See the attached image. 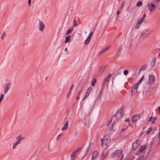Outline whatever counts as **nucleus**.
<instances>
[{
	"mask_svg": "<svg viewBox=\"0 0 160 160\" xmlns=\"http://www.w3.org/2000/svg\"><path fill=\"white\" fill-rule=\"evenodd\" d=\"M122 151L121 150H117L112 155V157L115 158L119 157L121 156L120 158V160H121L123 158V155L122 154Z\"/></svg>",
	"mask_w": 160,
	"mask_h": 160,
	"instance_id": "nucleus-1",
	"label": "nucleus"
},
{
	"mask_svg": "<svg viewBox=\"0 0 160 160\" xmlns=\"http://www.w3.org/2000/svg\"><path fill=\"white\" fill-rule=\"evenodd\" d=\"M101 141L102 147L106 148L109 145L110 143V139L109 138H107L106 137H105Z\"/></svg>",
	"mask_w": 160,
	"mask_h": 160,
	"instance_id": "nucleus-2",
	"label": "nucleus"
},
{
	"mask_svg": "<svg viewBox=\"0 0 160 160\" xmlns=\"http://www.w3.org/2000/svg\"><path fill=\"white\" fill-rule=\"evenodd\" d=\"M123 115V113L122 109H120L117 111L113 118L115 117L116 120H118L121 118Z\"/></svg>",
	"mask_w": 160,
	"mask_h": 160,
	"instance_id": "nucleus-3",
	"label": "nucleus"
},
{
	"mask_svg": "<svg viewBox=\"0 0 160 160\" xmlns=\"http://www.w3.org/2000/svg\"><path fill=\"white\" fill-rule=\"evenodd\" d=\"M156 80L155 77L153 75H150L148 81L147 83L148 85H152L155 82Z\"/></svg>",
	"mask_w": 160,
	"mask_h": 160,
	"instance_id": "nucleus-4",
	"label": "nucleus"
},
{
	"mask_svg": "<svg viewBox=\"0 0 160 160\" xmlns=\"http://www.w3.org/2000/svg\"><path fill=\"white\" fill-rule=\"evenodd\" d=\"M141 144V141L138 140H136L132 145V148L133 150H136Z\"/></svg>",
	"mask_w": 160,
	"mask_h": 160,
	"instance_id": "nucleus-5",
	"label": "nucleus"
},
{
	"mask_svg": "<svg viewBox=\"0 0 160 160\" xmlns=\"http://www.w3.org/2000/svg\"><path fill=\"white\" fill-rule=\"evenodd\" d=\"M38 25L39 27V30L41 32L43 31L45 28V26L44 23L41 21L40 20H39Z\"/></svg>",
	"mask_w": 160,
	"mask_h": 160,
	"instance_id": "nucleus-6",
	"label": "nucleus"
},
{
	"mask_svg": "<svg viewBox=\"0 0 160 160\" xmlns=\"http://www.w3.org/2000/svg\"><path fill=\"white\" fill-rule=\"evenodd\" d=\"M11 86L10 83H8L5 84L4 93L5 94L9 90Z\"/></svg>",
	"mask_w": 160,
	"mask_h": 160,
	"instance_id": "nucleus-7",
	"label": "nucleus"
},
{
	"mask_svg": "<svg viewBox=\"0 0 160 160\" xmlns=\"http://www.w3.org/2000/svg\"><path fill=\"white\" fill-rule=\"evenodd\" d=\"M149 10L151 12L154 11L156 8L155 5L153 4H149L148 5Z\"/></svg>",
	"mask_w": 160,
	"mask_h": 160,
	"instance_id": "nucleus-8",
	"label": "nucleus"
},
{
	"mask_svg": "<svg viewBox=\"0 0 160 160\" xmlns=\"http://www.w3.org/2000/svg\"><path fill=\"white\" fill-rule=\"evenodd\" d=\"M138 85L137 83L135 84L133 86L131 90V93L133 92H135V93H136L138 92Z\"/></svg>",
	"mask_w": 160,
	"mask_h": 160,
	"instance_id": "nucleus-9",
	"label": "nucleus"
},
{
	"mask_svg": "<svg viewBox=\"0 0 160 160\" xmlns=\"http://www.w3.org/2000/svg\"><path fill=\"white\" fill-rule=\"evenodd\" d=\"M140 116L138 115H134L132 118L131 120L132 122H136L140 118Z\"/></svg>",
	"mask_w": 160,
	"mask_h": 160,
	"instance_id": "nucleus-10",
	"label": "nucleus"
},
{
	"mask_svg": "<svg viewBox=\"0 0 160 160\" xmlns=\"http://www.w3.org/2000/svg\"><path fill=\"white\" fill-rule=\"evenodd\" d=\"M98 155V152L97 151H94L92 154V160H94V159L96 158Z\"/></svg>",
	"mask_w": 160,
	"mask_h": 160,
	"instance_id": "nucleus-11",
	"label": "nucleus"
},
{
	"mask_svg": "<svg viewBox=\"0 0 160 160\" xmlns=\"http://www.w3.org/2000/svg\"><path fill=\"white\" fill-rule=\"evenodd\" d=\"M92 89L91 88H88L86 92V95L84 96V98L82 99V100H83L85 98L87 97H88V96L89 95V94L90 92L91 91Z\"/></svg>",
	"mask_w": 160,
	"mask_h": 160,
	"instance_id": "nucleus-12",
	"label": "nucleus"
},
{
	"mask_svg": "<svg viewBox=\"0 0 160 160\" xmlns=\"http://www.w3.org/2000/svg\"><path fill=\"white\" fill-rule=\"evenodd\" d=\"M110 47H111V46L110 45V46H108V47H106V48L103 49H102V50H101V51H100L99 54H102V53H104L106 51H108L109 49L110 48Z\"/></svg>",
	"mask_w": 160,
	"mask_h": 160,
	"instance_id": "nucleus-13",
	"label": "nucleus"
},
{
	"mask_svg": "<svg viewBox=\"0 0 160 160\" xmlns=\"http://www.w3.org/2000/svg\"><path fill=\"white\" fill-rule=\"evenodd\" d=\"M108 153V152L107 151H104L102 154V159L105 158L107 156Z\"/></svg>",
	"mask_w": 160,
	"mask_h": 160,
	"instance_id": "nucleus-14",
	"label": "nucleus"
},
{
	"mask_svg": "<svg viewBox=\"0 0 160 160\" xmlns=\"http://www.w3.org/2000/svg\"><path fill=\"white\" fill-rule=\"evenodd\" d=\"M106 68L105 66H102L99 68L98 72L100 74H101L103 71L104 69Z\"/></svg>",
	"mask_w": 160,
	"mask_h": 160,
	"instance_id": "nucleus-15",
	"label": "nucleus"
},
{
	"mask_svg": "<svg viewBox=\"0 0 160 160\" xmlns=\"http://www.w3.org/2000/svg\"><path fill=\"white\" fill-rule=\"evenodd\" d=\"M111 76L112 75L110 73H108V76L104 80V82H108Z\"/></svg>",
	"mask_w": 160,
	"mask_h": 160,
	"instance_id": "nucleus-16",
	"label": "nucleus"
},
{
	"mask_svg": "<svg viewBox=\"0 0 160 160\" xmlns=\"http://www.w3.org/2000/svg\"><path fill=\"white\" fill-rule=\"evenodd\" d=\"M77 153L74 151L72 152L71 155V160H74Z\"/></svg>",
	"mask_w": 160,
	"mask_h": 160,
	"instance_id": "nucleus-17",
	"label": "nucleus"
},
{
	"mask_svg": "<svg viewBox=\"0 0 160 160\" xmlns=\"http://www.w3.org/2000/svg\"><path fill=\"white\" fill-rule=\"evenodd\" d=\"M68 121H67L62 128V131L66 130L68 128Z\"/></svg>",
	"mask_w": 160,
	"mask_h": 160,
	"instance_id": "nucleus-18",
	"label": "nucleus"
},
{
	"mask_svg": "<svg viewBox=\"0 0 160 160\" xmlns=\"http://www.w3.org/2000/svg\"><path fill=\"white\" fill-rule=\"evenodd\" d=\"M24 137H20V138L17 140V142H16V144L18 145L19 144L21 140H23L24 139Z\"/></svg>",
	"mask_w": 160,
	"mask_h": 160,
	"instance_id": "nucleus-19",
	"label": "nucleus"
},
{
	"mask_svg": "<svg viewBox=\"0 0 160 160\" xmlns=\"http://www.w3.org/2000/svg\"><path fill=\"white\" fill-rule=\"evenodd\" d=\"M150 34V33H145V32H144L141 34V36L142 37H146L149 36Z\"/></svg>",
	"mask_w": 160,
	"mask_h": 160,
	"instance_id": "nucleus-20",
	"label": "nucleus"
},
{
	"mask_svg": "<svg viewBox=\"0 0 160 160\" xmlns=\"http://www.w3.org/2000/svg\"><path fill=\"white\" fill-rule=\"evenodd\" d=\"M73 30V27H72L70 28L69 30H68L66 33V35H68L69 33H70L71 32H72Z\"/></svg>",
	"mask_w": 160,
	"mask_h": 160,
	"instance_id": "nucleus-21",
	"label": "nucleus"
},
{
	"mask_svg": "<svg viewBox=\"0 0 160 160\" xmlns=\"http://www.w3.org/2000/svg\"><path fill=\"white\" fill-rule=\"evenodd\" d=\"M82 88L81 89H80V90L79 91V92H78L77 94H76V96H77V97L76 98V99H79V95L80 94V93H81V92H82Z\"/></svg>",
	"mask_w": 160,
	"mask_h": 160,
	"instance_id": "nucleus-22",
	"label": "nucleus"
},
{
	"mask_svg": "<svg viewBox=\"0 0 160 160\" xmlns=\"http://www.w3.org/2000/svg\"><path fill=\"white\" fill-rule=\"evenodd\" d=\"M70 37L69 36H68L66 38L64 42L66 43L68 42H69L70 41Z\"/></svg>",
	"mask_w": 160,
	"mask_h": 160,
	"instance_id": "nucleus-23",
	"label": "nucleus"
},
{
	"mask_svg": "<svg viewBox=\"0 0 160 160\" xmlns=\"http://www.w3.org/2000/svg\"><path fill=\"white\" fill-rule=\"evenodd\" d=\"M156 62L155 58H154L151 62V64L152 67L155 66Z\"/></svg>",
	"mask_w": 160,
	"mask_h": 160,
	"instance_id": "nucleus-24",
	"label": "nucleus"
},
{
	"mask_svg": "<svg viewBox=\"0 0 160 160\" xmlns=\"http://www.w3.org/2000/svg\"><path fill=\"white\" fill-rule=\"evenodd\" d=\"M146 146L144 145L141 147L140 149L139 150V151L140 152H143L145 149Z\"/></svg>",
	"mask_w": 160,
	"mask_h": 160,
	"instance_id": "nucleus-25",
	"label": "nucleus"
},
{
	"mask_svg": "<svg viewBox=\"0 0 160 160\" xmlns=\"http://www.w3.org/2000/svg\"><path fill=\"white\" fill-rule=\"evenodd\" d=\"M96 82V79L95 78H94L93 79L91 83V85L93 86H94Z\"/></svg>",
	"mask_w": 160,
	"mask_h": 160,
	"instance_id": "nucleus-26",
	"label": "nucleus"
},
{
	"mask_svg": "<svg viewBox=\"0 0 160 160\" xmlns=\"http://www.w3.org/2000/svg\"><path fill=\"white\" fill-rule=\"evenodd\" d=\"M90 40L91 39L87 38L85 40V41L84 42V44L85 45L88 44L89 43Z\"/></svg>",
	"mask_w": 160,
	"mask_h": 160,
	"instance_id": "nucleus-27",
	"label": "nucleus"
},
{
	"mask_svg": "<svg viewBox=\"0 0 160 160\" xmlns=\"http://www.w3.org/2000/svg\"><path fill=\"white\" fill-rule=\"evenodd\" d=\"M113 117H111V118L109 120H108V122L106 123L107 126H108L110 124L111 122H112V119L113 118Z\"/></svg>",
	"mask_w": 160,
	"mask_h": 160,
	"instance_id": "nucleus-28",
	"label": "nucleus"
},
{
	"mask_svg": "<svg viewBox=\"0 0 160 160\" xmlns=\"http://www.w3.org/2000/svg\"><path fill=\"white\" fill-rule=\"evenodd\" d=\"M146 67V66H143L140 69L139 71V73H140V71H144L145 70V68Z\"/></svg>",
	"mask_w": 160,
	"mask_h": 160,
	"instance_id": "nucleus-29",
	"label": "nucleus"
},
{
	"mask_svg": "<svg viewBox=\"0 0 160 160\" xmlns=\"http://www.w3.org/2000/svg\"><path fill=\"white\" fill-rule=\"evenodd\" d=\"M102 89L100 91L99 93L98 96V99H100L101 97L102 96Z\"/></svg>",
	"mask_w": 160,
	"mask_h": 160,
	"instance_id": "nucleus-30",
	"label": "nucleus"
},
{
	"mask_svg": "<svg viewBox=\"0 0 160 160\" xmlns=\"http://www.w3.org/2000/svg\"><path fill=\"white\" fill-rule=\"evenodd\" d=\"M142 1H139L137 3L136 6L138 7H139L141 6L142 5Z\"/></svg>",
	"mask_w": 160,
	"mask_h": 160,
	"instance_id": "nucleus-31",
	"label": "nucleus"
},
{
	"mask_svg": "<svg viewBox=\"0 0 160 160\" xmlns=\"http://www.w3.org/2000/svg\"><path fill=\"white\" fill-rule=\"evenodd\" d=\"M93 34V32H91L89 34L88 36L87 37V38L89 39H91V38H92V36Z\"/></svg>",
	"mask_w": 160,
	"mask_h": 160,
	"instance_id": "nucleus-32",
	"label": "nucleus"
},
{
	"mask_svg": "<svg viewBox=\"0 0 160 160\" xmlns=\"http://www.w3.org/2000/svg\"><path fill=\"white\" fill-rule=\"evenodd\" d=\"M144 77V76H143L140 79V80L137 83V84H138V85L140 84L141 83L142 81L143 80Z\"/></svg>",
	"mask_w": 160,
	"mask_h": 160,
	"instance_id": "nucleus-33",
	"label": "nucleus"
},
{
	"mask_svg": "<svg viewBox=\"0 0 160 160\" xmlns=\"http://www.w3.org/2000/svg\"><path fill=\"white\" fill-rule=\"evenodd\" d=\"M4 94L2 93L1 94L0 96V103H1V101L4 98Z\"/></svg>",
	"mask_w": 160,
	"mask_h": 160,
	"instance_id": "nucleus-34",
	"label": "nucleus"
},
{
	"mask_svg": "<svg viewBox=\"0 0 160 160\" xmlns=\"http://www.w3.org/2000/svg\"><path fill=\"white\" fill-rule=\"evenodd\" d=\"M77 22L76 20L74 19L73 21V24L74 26H77L78 25L77 24Z\"/></svg>",
	"mask_w": 160,
	"mask_h": 160,
	"instance_id": "nucleus-35",
	"label": "nucleus"
},
{
	"mask_svg": "<svg viewBox=\"0 0 160 160\" xmlns=\"http://www.w3.org/2000/svg\"><path fill=\"white\" fill-rule=\"evenodd\" d=\"M124 2H122L121 5L120 6V7L119 8L120 10H121L122 9V8H123L124 7Z\"/></svg>",
	"mask_w": 160,
	"mask_h": 160,
	"instance_id": "nucleus-36",
	"label": "nucleus"
},
{
	"mask_svg": "<svg viewBox=\"0 0 160 160\" xmlns=\"http://www.w3.org/2000/svg\"><path fill=\"white\" fill-rule=\"evenodd\" d=\"M63 134L62 133H61L59 134L57 137V141H58L60 137Z\"/></svg>",
	"mask_w": 160,
	"mask_h": 160,
	"instance_id": "nucleus-37",
	"label": "nucleus"
},
{
	"mask_svg": "<svg viewBox=\"0 0 160 160\" xmlns=\"http://www.w3.org/2000/svg\"><path fill=\"white\" fill-rule=\"evenodd\" d=\"M152 130V129L151 128H149L147 131V134H149Z\"/></svg>",
	"mask_w": 160,
	"mask_h": 160,
	"instance_id": "nucleus-38",
	"label": "nucleus"
},
{
	"mask_svg": "<svg viewBox=\"0 0 160 160\" xmlns=\"http://www.w3.org/2000/svg\"><path fill=\"white\" fill-rule=\"evenodd\" d=\"M144 19L143 18L141 19L138 22V23L139 24L141 25L143 22Z\"/></svg>",
	"mask_w": 160,
	"mask_h": 160,
	"instance_id": "nucleus-39",
	"label": "nucleus"
},
{
	"mask_svg": "<svg viewBox=\"0 0 160 160\" xmlns=\"http://www.w3.org/2000/svg\"><path fill=\"white\" fill-rule=\"evenodd\" d=\"M6 36V33L4 32L2 34V35L1 37V39L2 40L3 39V38L4 37H5Z\"/></svg>",
	"mask_w": 160,
	"mask_h": 160,
	"instance_id": "nucleus-40",
	"label": "nucleus"
},
{
	"mask_svg": "<svg viewBox=\"0 0 160 160\" xmlns=\"http://www.w3.org/2000/svg\"><path fill=\"white\" fill-rule=\"evenodd\" d=\"M128 73V71L127 70H124L123 71V74L125 75H127Z\"/></svg>",
	"mask_w": 160,
	"mask_h": 160,
	"instance_id": "nucleus-41",
	"label": "nucleus"
},
{
	"mask_svg": "<svg viewBox=\"0 0 160 160\" xmlns=\"http://www.w3.org/2000/svg\"><path fill=\"white\" fill-rule=\"evenodd\" d=\"M140 24H139L138 23L135 26L136 29H138L139 28Z\"/></svg>",
	"mask_w": 160,
	"mask_h": 160,
	"instance_id": "nucleus-42",
	"label": "nucleus"
},
{
	"mask_svg": "<svg viewBox=\"0 0 160 160\" xmlns=\"http://www.w3.org/2000/svg\"><path fill=\"white\" fill-rule=\"evenodd\" d=\"M125 121L128 122V124L129 125H130V122L129 121V118H128L125 120Z\"/></svg>",
	"mask_w": 160,
	"mask_h": 160,
	"instance_id": "nucleus-43",
	"label": "nucleus"
},
{
	"mask_svg": "<svg viewBox=\"0 0 160 160\" xmlns=\"http://www.w3.org/2000/svg\"><path fill=\"white\" fill-rule=\"evenodd\" d=\"M18 145L17 144H16V143H15L13 145V147H12V148L13 149H14L16 148V146H17Z\"/></svg>",
	"mask_w": 160,
	"mask_h": 160,
	"instance_id": "nucleus-44",
	"label": "nucleus"
},
{
	"mask_svg": "<svg viewBox=\"0 0 160 160\" xmlns=\"http://www.w3.org/2000/svg\"><path fill=\"white\" fill-rule=\"evenodd\" d=\"M31 0H28V3L29 6H30L31 5Z\"/></svg>",
	"mask_w": 160,
	"mask_h": 160,
	"instance_id": "nucleus-45",
	"label": "nucleus"
},
{
	"mask_svg": "<svg viewBox=\"0 0 160 160\" xmlns=\"http://www.w3.org/2000/svg\"><path fill=\"white\" fill-rule=\"evenodd\" d=\"M71 92L70 91H69V92L68 93L67 95V98H68L69 97V96L71 93Z\"/></svg>",
	"mask_w": 160,
	"mask_h": 160,
	"instance_id": "nucleus-46",
	"label": "nucleus"
},
{
	"mask_svg": "<svg viewBox=\"0 0 160 160\" xmlns=\"http://www.w3.org/2000/svg\"><path fill=\"white\" fill-rule=\"evenodd\" d=\"M73 87H74V85L73 84H72L71 86V87L70 88L69 91H70V92H71V90H72V89L73 88Z\"/></svg>",
	"mask_w": 160,
	"mask_h": 160,
	"instance_id": "nucleus-47",
	"label": "nucleus"
},
{
	"mask_svg": "<svg viewBox=\"0 0 160 160\" xmlns=\"http://www.w3.org/2000/svg\"><path fill=\"white\" fill-rule=\"evenodd\" d=\"M152 119V116H150V117L149 118V120H148V122H149Z\"/></svg>",
	"mask_w": 160,
	"mask_h": 160,
	"instance_id": "nucleus-48",
	"label": "nucleus"
},
{
	"mask_svg": "<svg viewBox=\"0 0 160 160\" xmlns=\"http://www.w3.org/2000/svg\"><path fill=\"white\" fill-rule=\"evenodd\" d=\"M136 160H143V159L142 158L138 157L136 159Z\"/></svg>",
	"mask_w": 160,
	"mask_h": 160,
	"instance_id": "nucleus-49",
	"label": "nucleus"
},
{
	"mask_svg": "<svg viewBox=\"0 0 160 160\" xmlns=\"http://www.w3.org/2000/svg\"><path fill=\"white\" fill-rule=\"evenodd\" d=\"M121 48H122L121 47H120V48H119L118 49V52H119L120 51Z\"/></svg>",
	"mask_w": 160,
	"mask_h": 160,
	"instance_id": "nucleus-50",
	"label": "nucleus"
},
{
	"mask_svg": "<svg viewBox=\"0 0 160 160\" xmlns=\"http://www.w3.org/2000/svg\"><path fill=\"white\" fill-rule=\"evenodd\" d=\"M146 14H144L143 15V16H142V18H143V19H144V18L146 17Z\"/></svg>",
	"mask_w": 160,
	"mask_h": 160,
	"instance_id": "nucleus-51",
	"label": "nucleus"
},
{
	"mask_svg": "<svg viewBox=\"0 0 160 160\" xmlns=\"http://www.w3.org/2000/svg\"><path fill=\"white\" fill-rule=\"evenodd\" d=\"M80 149H81V148H78V149L77 150H76V151H75V152H76V153H77V152H78V151H79V150Z\"/></svg>",
	"mask_w": 160,
	"mask_h": 160,
	"instance_id": "nucleus-52",
	"label": "nucleus"
},
{
	"mask_svg": "<svg viewBox=\"0 0 160 160\" xmlns=\"http://www.w3.org/2000/svg\"><path fill=\"white\" fill-rule=\"evenodd\" d=\"M120 13V12L119 11H118L117 12V14L118 15Z\"/></svg>",
	"mask_w": 160,
	"mask_h": 160,
	"instance_id": "nucleus-53",
	"label": "nucleus"
},
{
	"mask_svg": "<svg viewBox=\"0 0 160 160\" xmlns=\"http://www.w3.org/2000/svg\"><path fill=\"white\" fill-rule=\"evenodd\" d=\"M156 2H159L160 1V0H155Z\"/></svg>",
	"mask_w": 160,
	"mask_h": 160,
	"instance_id": "nucleus-54",
	"label": "nucleus"
},
{
	"mask_svg": "<svg viewBox=\"0 0 160 160\" xmlns=\"http://www.w3.org/2000/svg\"><path fill=\"white\" fill-rule=\"evenodd\" d=\"M77 134V132H76L74 133V136H76Z\"/></svg>",
	"mask_w": 160,
	"mask_h": 160,
	"instance_id": "nucleus-55",
	"label": "nucleus"
},
{
	"mask_svg": "<svg viewBox=\"0 0 160 160\" xmlns=\"http://www.w3.org/2000/svg\"><path fill=\"white\" fill-rule=\"evenodd\" d=\"M153 119H154V120L155 121V120L157 118H156V117H154Z\"/></svg>",
	"mask_w": 160,
	"mask_h": 160,
	"instance_id": "nucleus-56",
	"label": "nucleus"
},
{
	"mask_svg": "<svg viewBox=\"0 0 160 160\" xmlns=\"http://www.w3.org/2000/svg\"><path fill=\"white\" fill-rule=\"evenodd\" d=\"M158 138L160 139V135H158Z\"/></svg>",
	"mask_w": 160,
	"mask_h": 160,
	"instance_id": "nucleus-57",
	"label": "nucleus"
},
{
	"mask_svg": "<svg viewBox=\"0 0 160 160\" xmlns=\"http://www.w3.org/2000/svg\"><path fill=\"white\" fill-rule=\"evenodd\" d=\"M155 122V120H154V121H152V123H154V122Z\"/></svg>",
	"mask_w": 160,
	"mask_h": 160,
	"instance_id": "nucleus-58",
	"label": "nucleus"
},
{
	"mask_svg": "<svg viewBox=\"0 0 160 160\" xmlns=\"http://www.w3.org/2000/svg\"><path fill=\"white\" fill-rule=\"evenodd\" d=\"M115 122V121H114V122H113V123L112 124V126L113 125V124H114V123Z\"/></svg>",
	"mask_w": 160,
	"mask_h": 160,
	"instance_id": "nucleus-59",
	"label": "nucleus"
},
{
	"mask_svg": "<svg viewBox=\"0 0 160 160\" xmlns=\"http://www.w3.org/2000/svg\"><path fill=\"white\" fill-rule=\"evenodd\" d=\"M158 110L159 111H160V106L158 107Z\"/></svg>",
	"mask_w": 160,
	"mask_h": 160,
	"instance_id": "nucleus-60",
	"label": "nucleus"
},
{
	"mask_svg": "<svg viewBox=\"0 0 160 160\" xmlns=\"http://www.w3.org/2000/svg\"><path fill=\"white\" fill-rule=\"evenodd\" d=\"M67 50V48H66L65 49V51H66Z\"/></svg>",
	"mask_w": 160,
	"mask_h": 160,
	"instance_id": "nucleus-61",
	"label": "nucleus"
},
{
	"mask_svg": "<svg viewBox=\"0 0 160 160\" xmlns=\"http://www.w3.org/2000/svg\"><path fill=\"white\" fill-rule=\"evenodd\" d=\"M153 141H152V142H151V144L152 145V143H153Z\"/></svg>",
	"mask_w": 160,
	"mask_h": 160,
	"instance_id": "nucleus-62",
	"label": "nucleus"
},
{
	"mask_svg": "<svg viewBox=\"0 0 160 160\" xmlns=\"http://www.w3.org/2000/svg\"><path fill=\"white\" fill-rule=\"evenodd\" d=\"M124 129H122V131H124Z\"/></svg>",
	"mask_w": 160,
	"mask_h": 160,
	"instance_id": "nucleus-63",
	"label": "nucleus"
},
{
	"mask_svg": "<svg viewBox=\"0 0 160 160\" xmlns=\"http://www.w3.org/2000/svg\"><path fill=\"white\" fill-rule=\"evenodd\" d=\"M159 113L160 114V111H159Z\"/></svg>",
	"mask_w": 160,
	"mask_h": 160,
	"instance_id": "nucleus-64",
	"label": "nucleus"
}]
</instances>
